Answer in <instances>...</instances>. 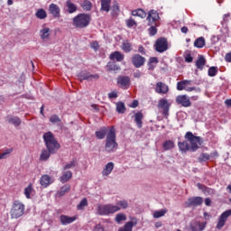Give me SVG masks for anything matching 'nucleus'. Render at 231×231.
Returning <instances> with one entry per match:
<instances>
[{"instance_id": "obj_53", "label": "nucleus", "mask_w": 231, "mask_h": 231, "mask_svg": "<svg viewBox=\"0 0 231 231\" xmlns=\"http://www.w3.org/2000/svg\"><path fill=\"white\" fill-rule=\"evenodd\" d=\"M33 190V188L32 187V184H30L27 188L24 189V195L27 198V199H30V194H32Z\"/></svg>"}, {"instance_id": "obj_36", "label": "nucleus", "mask_w": 231, "mask_h": 231, "mask_svg": "<svg viewBox=\"0 0 231 231\" xmlns=\"http://www.w3.org/2000/svg\"><path fill=\"white\" fill-rule=\"evenodd\" d=\"M35 15L37 19H41V20L46 19V17H48V14L44 9H38L37 12L35 13Z\"/></svg>"}, {"instance_id": "obj_10", "label": "nucleus", "mask_w": 231, "mask_h": 231, "mask_svg": "<svg viewBox=\"0 0 231 231\" xmlns=\"http://www.w3.org/2000/svg\"><path fill=\"white\" fill-rule=\"evenodd\" d=\"M176 104L182 106V107H190L192 106V102H190V98L187 95L178 96L176 97Z\"/></svg>"}, {"instance_id": "obj_35", "label": "nucleus", "mask_w": 231, "mask_h": 231, "mask_svg": "<svg viewBox=\"0 0 231 231\" xmlns=\"http://www.w3.org/2000/svg\"><path fill=\"white\" fill-rule=\"evenodd\" d=\"M40 37L44 41L50 39V28L43 26L40 31Z\"/></svg>"}, {"instance_id": "obj_12", "label": "nucleus", "mask_w": 231, "mask_h": 231, "mask_svg": "<svg viewBox=\"0 0 231 231\" xmlns=\"http://www.w3.org/2000/svg\"><path fill=\"white\" fill-rule=\"evenodd\" d=\"M131 62L134 68H142L145 64V58L140 54H134L131 58Z\"/></svg>"}, {"instance_id": "obj_28", "label": "nucleus", "mask_w": 231, "mask_h": 231, "mask_svg": "<svg viewBox=\"0 0 231 231\" xmlns=\"http://www.w3.org/2000/svg\"><path fill=\"white\" fill-rule=\"evenodd\" d=\"M51 152H50V150L47 149H42L41 155H40V162H48V160H50V156H51Z\"/></svg>"}, {"instance_id": "obj_19", "label": "nucleus", "mask_w": 231, "mask_h": 231, "mask_svg": "<svg viewBox=\"0 0 231 231\" xmlns=\"http://www.w3.org/2000/svg\"><path fill=\"white\" fill-rule=\"evenodd\" d=\"M53 183V180H51V177L45 174L42 175L40 179V184L43 187V189H46V187H50Z\"/></svg>"}, {"instance_id": "obj_24", "label": "nucleus", "mask_w": 231, "mask_h": 231, "mask_svg": "<svg viewBox=\"0 0 231 231\" xmlns=\"http://www.w3.org/2000/svg\"><path fill=\"white\" fill-rule=\"evenodd\" d=\"M107 127H101L98 131H96L95 134L97 140H104L107 136Z\"/></svg>"}, {"instance_id": "obj_60", "label": "nucleus", "mask_w": 231, "mask_h": 231, "mask_svg": "<svg viewBox=\"0 0 231 231\" xmlns=\"http://www.w3.org/2000/svg\"><path fill=\"white\" fill-rule=\"evenodd\" d=\"M149 63L150 64H158V58H156V57L150 58Z\"/></svg>"}, {"instance_id": "obj_37", "label": "nucleus", "mask_w": 231, "mask_h": 231, "mask_svg": "<svg viewBox=\"0 0 231 231\" xmlns=\"http://www.w3.org/2000/svg\"><path fill=\"white\" fill-rule=\"evenodd\" d=\"M116 111L120 114V115H124V113H125L126 108H125V104H124V102L120 101L116 103Z\"/></svg>"}, {"instance_id": "obj_3", "label": "nucleus", "mask_w": 231, "mask_h": 231, "mask_svg": "<svg viewBox=\"0 0 231 231\" xmlns=\"http://www.w3.org/2000/svg\"><path fill=\"white\" fill-rule=\"evenodd\" d=\"M43 140L46 149L51 152V154H57L59 149H60V143L55 138L51 132H47L43 134Z\"/></svg>"}, {"instance_id": "obj_33", "label": "nucleus", "mask_w": 231, "mask_h": 231, "mask_svg": "<svg viewBox=\"0 0 231 231\" xmlns=\"http://www.w3.org/2000/svg\"><path fill=\"white\" fill-rule=\"evenodd\" d=\"M207 64V60L205 59V57L203 55H199V59L196 61V67L198 68V69H203V68H205V65Z\"/></svg>"}, {"instance_id": "obj_1", "label": "nucleus", "mask_w": 231, "mask_h": 231, "mask_svg": "<svg viewBox=\"0 0 231 231\" xmlns=\"http://www.w3.org/2000/svg\"><path fill=\"white\" fill-rule=\"evenodd\" d=\"M184 142H179L178 147L180 152H196L198 149H199V145H201V137L194 135L192 132H187Z\"/></svg>"}, {"instance_id": "obj_44", "label": "nucleus", "mask_w": 231, "mask_h": 231, "mask_svg": "<svg viewBox=\"0 0 231 231\" xmlns=\"http://www.w3.org/2000/svg\"><path fill=\"white\" fill-rule=\"evenodd\" d=\"M166 214H167V209H161L153 213V217L155 219H158L159 217H163V216H165Z\"/></svg>"}, {"instance_id": "obj_52", "label": "nucleus", "mask_w": 231, "mask_h": 231, "mask_svg": "<svg viewBox=\"0 0 231 231\" xmlns=\"http://www.w3.org/2000/svg\"><path fill=\"white\" fill-rule=\"evenodd\" d=\"M49 120H50L51 124H60V122H61L60 117H59V116H57V115L51 116Z\"/></svg>"}, {"instance_id": "obj_48", "label": "nucleus", "mask_w": 231, "mask_h": 231, "mask_svg": "<svg viewBox=\"0 0 231 231\" xmlns=\"http://www.w3.org/2000/svg\"><path fill=\"white\" fill-rule=\"evenodd\" d=\"M73 167H77V159H73L70 162L67 163L63 170L68 171V169H73Z\"/></svg>"}, {"instance_id": "obj_8", "label": "nucleus", "mask_w": 231, "mask_h": 231, "mask_svg": "<svg viewBox=\"0 0 231 231\" xmlns=\"http://www.w3.org/2000/svg\"><path fill=\"white\" fill-rule=\"evenodd\" d=\"M80 82H82L83 80H98L100 79V76L98 74H91L88 71H81L79 75H78Z\"/></svg>"}, {"instance_id": "obj_9", "label": "nucleus", "mask_w": 231, "mask_h": 231, "mask_svg": "<svg viewBox=\"0 0 231 231\" xmlns=\"http://www.w3.org/2000/svg\"><path fill=\"white\" fill-rule=\"evenodd\" d=\"M203 205V198L201 197H191L185 202V207L189 208L190 207H199Z\"/></svg>"}, {"instance_id": "obj_27", "label": "nucleus", "mask_w": 231, "mask_h": 231, "mask_svg": "<svg viewBox=\"0 0 231 231\" xmlns=\"http://www.w3.org/2000/svg\"><path fill=\"white\" fill-rule=\"evenodd\" d=\"M101 3V12L109 13L111 10V0H100Z\"/></svg>"}, {"instance_id": "obj_50", "label": "nucleus", "mask_w": 231, "mask_h": 231, "mask_svg": "<svg viewBox=\"0 0 231 231\" xmlns=\"http://www.w3.org/2000/svg\"><path fill=\"white\" fill-rule=\"evenodd\" d=\"M111 10H112V15L118 14V12H120V6H118V2H114Z\"/></svg>"}, {"instance_id": "obj_41", "label": "nucleus", "mask_w": 231, "mask_h": 231, "mask_svg": "<svg viewBox=\"0 0 231 231\" xmlns=\"http://www.w3.org/2000/svg\"><path fill=\"white\" fill-rule=\"evenodd\" d=\"M162 147L164 151H171V149H174V143L171 140H167L163 143Z\"/></svg>"}, {"instance_id": "obj_39", "label": "nucleus", "mask_w": 231, "mask_h": 231, "mask_svg": "<svg viewBox=\"0 0 231 231\" xmlns=\"http://www.w3.org/2000/svg\"><path fill=\"white\" fill-rule=\"evenodd\" d=\"M81 6L86 12H90L91 8H93V4H91V1L89 0H85L83 1Z\"/></svg>"}, {"instance_id": "obj_14", "label": "nucleus", "mask_w": 231, "mask_h": 231, "mask_svg": "<svg viewBox=\"0 0 231 231\" xmlns=\"http://www.w3.org/2000/svg\"><path fill=\"white\" fill-rule=\"evenodd\" d=\"M231 216V209L225 211L221 214V216L218 218V223L217 225V230H221L225 226V224L226 223V219L230 217Z\"/></svg>"}, {"instance_id": "obj_20", "label": "nucleus", "mask_w": 231, "mask_h": 231, "mask_svg": "<svg viewBox=\"0 0 231 231\" xmlns=\"http://www.w3.org/2000/svg\"><path fill=\"white\" fill-rule=\"evenodd\" d=\"M125 58V56L124 55V53L118 51L112 52L109 56L110 60H116V62H122Z\"/></svg>"}, {"instance_id": "obj_57", "label": "nucleus", "mask_w": 231, "mask_h": 231, "mask_svg": "<svg viewBox=\"0 0 231 231\" xmlns=\"http://www.w3.org/2000/svg\"><path fill=\"white\" fill-rule=\"evenodd\" d=\"M108 98H110V100L113 98H118V92H116V90H115V91L108 93Z\"/></svg>"}, {"instance_id": "obj_25", "label": "nucleus", "mask_w": 231, "mask_h": 231, "mask_svg": "<svg viewBox=\"0 0 231 231\" xmlns=\"http://www.w3.org/2000/svg\"><path fill=\"white\" fill-rule=\"evenodd\" d=\"M65 6L67 8V12L68 14H75V12H77L78 7L75 4H73V2H71V0H67L65 3Z\"/></svg>"}, {"instance_id": "obj_13", "label": "nucleus", "mask_w": 231, "mask_h": 231, "mask_svg": "<svg viewBox=\"0 0 231 231\" xmlns=\"http://www.w3.org/2000/svg\"><path fill=\"white\" fill-rule=\"evenodd\" d=\"M117 85L122 89H128L129 86H131V78L129 76H119L117 78Z\"/></svg>"}, {"instance_id": "obj_17", "label": "nucleus", "mask_w": 231, "mask_h": 231, "mask_svg": "<svg viewBox=\"0 0 231 231\" xmlns=\"http://www.w3.org/2000/svg\"><path fill=\"white\" fill-rule=\"evenodd\" d=\"M155 92L159 95H167V93H169V86L162 81H159L155 85Z\"/></svg>"}, {"instance_id": "obj_64", "label": "nucleus", "mask_w": 231, "mask_h": 231, "mask_svg": "<svg viewBox=\"0 0 231 231\" xmlns=\"http://www.w3.org/2000/svg\"><path fill=\"white\" fill-rule=\"evenodd\" d=\"M205 205L210 207V205H212V200L209 198L205 199Z\"/></svg>"}, {"instance_id": "obj_11", "label": "nucleus", "mask_w": 231, "mask_h": 231, "mask_svg": "<svg viewBox=\"0 0 231 231\" xmlns=\"http://www.w3.org/2000/svg\"><path fill=\"white\" fill-rule=\"evenodd\" d=\"M148 24H158L160 21V14L156 10H150L146 18Z\"/></svg>"}, {"instance_id": "obj_51", "label": "nucleus", "mask_w": 231, "mask_h": 231, "mask_svg": "<svg viewBox=\"0 0 231 231\" xmlns=\"http://www.w3.org/2000/svg\"><path fill=\"white\" fill-rule=\"evenodd\" d=\"M125 219H127V217H125L124 213H119L116 216V223H122V221H125Z\"/></svg>"}, {"instance_id": "obj_61", "label": "nucleus", "mask_w": 231, "mask_h": 231, "mask_svg": "<svg viewBox=\"0 0 231 231\" xmlns=\"http://www.w3.org/2000/svg\"><path fill=\"white\" fill-rule=\"evenodd\" d=\"M226 62H231V52H228L225 56Z\"/></svg>"}, {"instance_id": "obj_46", "label": "nucleus", "mask_w": 231, "mask_h": 231, "mask_svg": "<svg viewBox=\"0 0 231 231\" xmlns=\"http://www.w3.org/2000/svg\"><path fill=\"white\" fill-rule=\"evenodd\" d=\"M217 71H219L217 67H210L208 70V77H216V75H217Z\"/></svg>"}, {"instance_id": "obj_18", "label": "nucleus", "mask_w": 231, "mask_h": 231, "mask_svg": "<svg viewBox=\"0 0 231 231\" xmlns=\"http://www.w3.org/2000/svg\"><path fill=\"white\" fill-rule=\"evenodd\" d=\"M49 13L54 19H59V17H60V7L55 4H51L49 6Z\"/></svg>"}, {"instance_id": "obj_26", "label": "nucleus", "mask_w": 231, "mask_h": 231, "mask_svg": "<svg viewBox=\"0 0 231 231\" xmlns=\"http://www.w3.org/2000/svg\"><path fill=\"white\" fill-rule=\"evenodd\" d=\"M6 120L8 122V124H13V125H14V127H19V125H21L22 122L21 118L17 117V116H8L6 117Z\"/></svg>"}, {"instance_id": "obj_63", "label": "nucleus", "mask_w": 231, "mask_h": 231, "mask_svg": "<svg viewBox=\"0 0 231 231\" xmlns=\"http://www.w3.org/2000/svg\"><path fill=\"white\" fill-rule=\"evenodd\" d=\"M134 79H140V77H142V72H140V70H136L134 72Z\"/></svg>"}, {"instance_id": "obj_16", "label": "nucleus", "mask_w": 231, "mask_h": 231, "mask_svg": "<svg viewBox=\"0 0 231 231\" xmlns=\"http://www.w3.org/2000/svg\"><path fill=\"white\" fill-rule=\"evenodd\" d=\"M207 226V222H199L198 220H193L189 224V228L191 231H203Z\"/></svg>"}, {"instance_id": "obj_55", "label": "nucleus", "mask_w": 231, "mask_h": 231, "mask_svg": "<svg viewBox=\"0 0 231 231\" xmlns=\"http://www.w3.org/2000/svg\"><path fill=\"white\" fill-rule=\"evenodd\" d=\"M177 89L178 91H183V89H187L185 84L183 83V81H179L177 83Z\"/></svg>"}, {"instance_id": "obj_56", "label": "nucleus", "mask_w": 231, "mask_h": 231, "mask_svg": "<svg viewBox=\"0 0 231 231\" xmlns=\"http://www.w3.org/2000/svg\"><path fill=\"white\" fill-rule=\"evenodd\" d=\"M90 48H92V50H94L95 51H98L100 45H98V42H92L90 43Z\"/></svg>"}, {"instance_id": "obj_59", "label": "nucleus", "mask_w": 231, "mask_h": 231, "mask_svg": "<svg viewBox=\"0 0 231 231\" xmlns=\"http://www.w3.org/2000/svg\"><path fill=\"white\" fill-rule=\"evenodd\" d=\"M194 60V58L190 55V53L186 54L185 56V61L186 62H192Z\"/></svg>"}, {"instance_id": "obj_5", "label": "nucleus", "mask_w": 231, "mask_h": 231, "mask_svg": "<svg viewBox=\"0 0 231 231\" xmlns=\"http://www.w3.org/2000/svg\"><path fill=\"white\" fill-rule=\"evenodd\" d=\"M24 208H25V206L24 204H23V202L19 200H14L10 211L12 219H19V217L23 216Z\"/></svg>"}, {"instance_id": "obj_7", "label": "nucleus", "mask_w": 231, "mask_h": 231, "mask_svg": "<svg viewBox=\"0 0 231 231\" xmlns=\"http://www.w3.org/2000/svg\"><path fill=\"white\" fill-rule=\"evenodd\" d=\"M154 48L159 53H163L169 50V42L165 38H159L155 42Z\"/></svg>"}, {"instance_id": "obj_58", "label": "nucleus", "mask_w": 231, "mask_h": 231, "mask_svg": "<svg viewBox=\"0 0 231 231\" xmlns=\"http://www.w3.org/2000/svg\"><path fill=\"white\" fill-rule=\"evenodd\" d=\"M12 152V150H6L5 152L0 153V160H5Z\"/></svg>"}, {"instance_id": "obj_23", "label": "nucleus", "mask_w": 231, "mask_h": 231, "mask_svg": "<svg viewBox=\"0 0 231 231\" xmlns=\"http://www.w3.org/2000/svg\"><path fill=\"white\" fill-rule=\"evenodd\" d=\"M197 187L198 189H199V190H202V192H204V194L208 196H210V194H216V190H214V189H210L201 183H197Z\"/></svg>"}, {"instance_id": "obj_62", "label": "nucleus", "mask_w": 231, "mask_h": 231, "mask_svg": "<svg viewBox=\"0 0 231 231\" xmlns=\"http://www.w3.org/2000/svg\"><path fill=\"white\" fill-rule=\"evenodd\" d=\"M186 91H199V89L196 88V87H188L185 88Z\"/></svg>"}, {"instance_id": "obj_15", "label": "nucleus", "mask_w": 231, "mask_h": 231, "mask_svg": "<svg viewBox=\"0 0 231 231\" xmlns=\"http://www.w3.org/2000/svg\"><path fill=\"white\" fill-rule=\"evenodd\" d=\"M158 107L162 109V115L164 116H169V109H171V104H169V101L165 98H162L159 101Z\"/></svg>"}, {"instance_id": "obj_54", "label": "nucleus", "mask_w": 231, "mask_h": 231, "mask_svg": "<svg viewBox=\"0 0 231 231\" xmlns=\"http://www.w3.org/2000/svg\"><path fill=\"white\" fill-rule=\"evenodd\" d=\"M208 160H210V155H208V153H202L199 157V162L201 163L202 162H208Z\"/></svg>"}, {"instance_id": "obj_4", "label": "nucleus", "mask_w": 231, "mask_h": 231, "mask_svg": "<svg viewBox=\"0 0 231 231\" xmlns=\"http://www.w3.org/2000/svg\"><path fill=\"white\" fill-rule=\"evenodd\" d=\"M91 23V14H79L75 16L72 20V24L75 28H88Z\"/></svg>"}, {"instance_id": "obj_32", "label": "nucleus", "mask_w": 231, "mask_h": 231, "mask_svg": "<svg viewBox=\"0 0 231 231\" xmlns=\"http://www.w3.org/2000/svg\"><path fill=\"white\" fill-rule=\"evenodd\" d=\"M121 50H123L125 53H131V51H133V44L129 42V41H124L121 45Z\"/></svg>"}, {"instance_id": "obj_29", "label": "nucleus", "mask_w": 231, "mask_h": 231, "mask_svg": "<svg viewBox=\"0 0 231 231\" xmlns=\"http://www.w3.org/2000/svg\"><path fill=\"white\" fill-rule=\"evenodd\" d=\"M73 178V173L70 171H64L62 175L60 177V181L61 183H67V181H69Z\"/></svg>"}, {"instance_id": "obj_22", "label": "nucleus", "mask_w": 231, "mask_h": 231, "mask_svg": "<svg viewBox=\"0 0 231 231\" xmlns=\"http://www.w3.org/2000/svg\"><path fill=\"white\" fill-rule=\"evenodd\" d=\"M60 221L61 225H70V223L77 221V217H69V216H66V215H61L60 217Z\"/></svg>"}, {"instance_id": "obj_43", "label": "nucleus", "mask_w": 231, "mask_h": 231, "mask_svg": "<svg viewBox=\"0 0 231 231\" xmlns=\"http://www.w3.org/2000/svg\"><path fill=\"white\" fill-rule=\"evenodd\" d=\"M126 26L128 28H136L138 26V23H136V20L134 18H129L125 20Z\"/></svg>"}, {"instance_id": "obj_31", "label": "nucleus", "mask_w": 231, "mask_h": 231, "mask_svg": "<svg viewBox=\"0 0 231 231\" xmlns=\"http://www.w3.org/2000/svg\"><path fill=\"white\" fill-rule=\"evenodd\" d=\"M114 169H115V163L108 162L103 169V171H102L103 176H109V174L113 172Z\"/></svg>"}, {"instance_id": "obj_21", "label": "nucleus", "mask_w": 231, "mask_h": 231, "mask_svg": "<svg viewBox=\"0 0 231 231\" xmlns=\"http://www.w3.org/2000/svg\"><path fill=\"white\" fill-rule=\"evenodd\" d=\"M134 118L138 129H142L143 125V114L142 112H136Z\"/></svg>"}, {"instance_id": "obj_49", "label": "nucleus", "mask_w": 231, "mask_h": 231, "mask_svg": "<svg viewBox=\"0 0 231 231\" xmlns=\"http://www.w3.org/2000/svg\"><path fill=\"white\" fill-rule=\"evenodd\" d=\"M86 207H88V199L85 198L79 202L77 208H78V210H84V208H86Z\"/></svg>"}, {"instance_id": "obj_34", "label": "nucleus", "mask_w": 231, "mask_h": 231, "mask_svg": "<svg viewBox=\"0 0 231 231\" xmlns=\"http://www.w3.org/2000/svg\"><path fill=\"white\" fill-rule=\"evenodd\" d=\"M132 15L134 17H141V19H145L147 17V13L143 9H136L132 11Z\"/></svg>"}, {"instance_id": "obj_2", "label": "nucleus", "mask_w": 231, "mask_h": 231, "mask_svg": "<svg viewBox=\"0 0 231 231\" xmlns=\"http://www.w3.org/2000/svg\"><path fill=\"white\" fill-rule=\"evenodd\" d=\"M118 149V143H116V130L115 126H111L105 141V152H115Z\"/></svg>"}, {"instance_id": "obj_40", "label": "nucleus", "mask_w": 231, "mask_h": 231, "mask_svg": "<svg viewBox=\"0 0 231 231\" xmlns=\"http://www.w3.org/2000/svg\"><path fill=\"white\" fill-rule=\"evenodd\" d=\"M134 224L133 221L127 222L124 227L120 228L118 231H133V227L134 226Z\"/></svg>"}, {"instance_id": "obj_30", "label": "nucleus", "mask_w": 231, "mask_h": 231, "mask_svg": "<svg viewBox=\"0 0 231 231\" xmlns=\"http://www.w3.org/2000/svg\"><path fill=\"white\" fill-rule=\"evenodd\" d=\"M106 71H108V73L111 72H116V71H120V66L116 65L115 62L113 61H109L106 66Z\"/></svg>"}, {"instance_id": "obj_45", "label": "nucleus", "mask_w": 231, "mask_h": 231, "mask_svg": "<svg viewBox=\"0 0 231 231\" xmlns=\"http://www.w3.org/2000/svg\"><path fill=\"white\" fill-rule=\"evenodd\" d=\"M70 189L71 188L69 187V185H68V184L64 185L58 191L59 196H64V194H66V192H69Z\"/></svg>"}, {"instance_id": "obj_6", "label": "nucleus", "mask_w": 231, "mask_h": 231, "mask_svg": "<svg viewBox=\"0 0 231 231\" xmlns=\"http://www.w3.org/2000/svg\"><path fill=\"white\" fill-rule=\"evenodd\" d=\"M97 210L99 216H109V214H115L116 212H118L120 210V207L113 206L112 204H98Z\"/></svg>"}, {"instance_id": "obj_47", "label": "nucleus", "mask_w": 231, "mask_h": 231, "mask_svg": "<svg viewBox=\"0 0 231 231\" xmlns=\"http://www.w3.org/2000/svg\"><path fill=\"white\" fill-rule=\"evenodd\" d=\"M116 207H119L120 210H122V208L125 209V208H127L129 207V203H127V200H119L116 203Z\"/></svg>"}, {"instance_id": "obj_42", "label": "nucleus", "mask_w": 231, "mask_h": 231, "mask_svg": "<svg viewBox=\"0 0 231 231\" xmlns=\"http://www.w3.org/2000/svg\"><path fill=\"white\" fill-rule=\"evenodd\" d=\"M148 26H150V35H156V33H158V29L156 28L158 26V23H148Z\"/></svg>"}, {"instance_id": "obj_38", "label": "nucleus", "mask_w": 231, "mask_h": 231, "mask_svg": "<svg viewBox=\"0 0 231 231\" xmlns=\"http://www.w3.org/2000/svg\"><path fill=\"white\" fill-rule=\"evenodd\" d=\"M195 48H203L205 46V38L204 37H199L194 42Z\"/></svg>"}]
</instances>
